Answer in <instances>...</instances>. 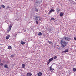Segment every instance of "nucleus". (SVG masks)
<instances>
[{
  "mask_svg": "<svg viewBox=\"0 0 76 76\" xmlns=\"http://www.w3.org/2000/svg\"><path fill=\"white\" fill-rule=\"evenodd\" d=\"M60 43L62 48H64L67 45V43L65 41L61 40Z\"/></svg>",
  "mask_w": 76,
  "mask_h": 76,
  "instance_id": "f257e3e1",
  "label": "nucleus"
},
{
  "mask_svg": "<svg viewBox=\"0 0 76 76\" xmlns=\"http://www.w3.org/2000/svg\"><path fill=\"white\" fill-rule=\"evenodd\" d=\"M63 39L65 41L66 40V41H70L72 39V38L68 37H64L63 38Z\"/></svg>",
  "mask_w": 76,
  "mask_h": 76,
  "instance_id": "f03ea898",
  "label": "nucleus"
},
{
  "mask_svg": "<svg viewBox=\"0 0 76 76\" xmlns=\"http://www.w3.org/2000/svg\"><path fill=\"white\" fill-rule=\"evenodd\" d=\"M42 0H37L36 1V3L38 4H39L42 2Z\"/></svg>",
  "mask_w": 76,
  "mask_h": 76,
  "instance_id": "7ed1b4c3",
  "label": "nucleus"
},
{
  "mask_svg": "<svg viewBox=\"0 0 76 76\" xmlns=\"http://www.w3.org/2000/svg\"><path fill=\"white\" fill-rule=\"evenodd\" d=\"M55 10L53 9H51L49 11V12L48 13L49 15H50V13H51L52 12H54Z\"/></svg>",
  "mask_w": 76,
  "mask_h": 76,
  "instance_id": "20e7f679",
  "label": "nucleus"
},
{
  "mask_svg": "<svg viewBox=\"0 0 76 76\" xmlns=\"http://www.w3.org/2000/svg\"><path fill=\"white\" fill-rule=\"evenodd\" d=\"M33 19H36V20H38V19H39V20H40V19L39 18V17L36 16V17H34L33 18Z\"/></svg>",
  "mask_w": 76,
  "mask_h": 76,
  "instance_id": "39448f33",
  "label": "nucleus"
},
{
  "mask_svg": "<svg viewBox=\"0 0 76 76\" xmlns=\"http://www.w3.org/2000/svg\"><path fill=\"white\" fill-rule=\"evenodd\" d=\"M6 9L7 10V11H9L10 10V7L9 6H7V7L6 8Z\"/></svg>",
  "mask_w": 76,
  "mask_h": 76,
  "instance_id": "423d86ee",
  "label": "nucleus"
},
{
  "mask_svg": "<svg viewBox=\"0 0 76 76\" xmlns=\"http://www.w3.org/2000/svg\"><path fill=\"white\" fill-rule=\"evenodd\" d=\"M12 26L11 25L9 27V29L7 30V31L8 32H9L10 31V30H11V28H12Z\"/></svg>",
  "mask_w": 76,
  "mask_h": 76,
  "instance_id": "0eeeda50",
  "label": "nucleus"
},
{
  "mask_svg": "<svg viewBox=\"0 0 76 76\" xmlns=\"http://www.w3.org/2000/svg\"><path fill=\"white\" fill-rule=\"evenodd\" d=\"M32 74L29 73H27L26 76H31Z\"/></svg>",
  "mask_w": 76,
  "mask_h": 76,
  "instance_id": "6e6552de",
  "label": "nucleus"
},
{
  "mask_svg": "<svg viewBox=\"0 0 76 76\" xmlns=\"http://www.w3.org/2000/svg\"><path fill=\"white\" fill-rule=\"evenodd\" d=\"M57 12H58V13H59V12H60V9H58V8H57Z\"/></svg>",
  "mask_w": 76,
  "mask_h": 76,
  "instance_id": "1a4fd4ad",
  "label": "nucleus"
},
{
  "mask_svg": "<svg viewBox=\"0 0 76 76\" xmlns=\"http://www.w3.org/2000/svg\"><path fill=\"white\" fill-rule=\"evenodd\" d=\"M9 37H10V35H8L6 37V39H8L9 38Z\"/></svg>",
  "mask_w": 76,
  "mask_h": 76,
  "instance_id": "9d476101",
  "label": "nucleus"
},
{
  "mask_svg": "<svg viewBox=\"0 0 76 76\" xmlns=\"http://www.w3.org/2000/svg\"><path fill=\"white\" fill-rule=\"evenodd\" d=\"M53 58H51L49 59V62H51V61H53Z\"/></svg>",
  "mask_w": 76,
  "mask_h": 76,
  "instance_id": "9b49d317",
  "label": "nucleus"
},
{
  "mask_svg": "<svg viewBox=\"0 0 76 76\" xmlns=\"http://www.w3.org/2000/svg\"><path fill=\"white\" fill-rule=\"evenodd\" d=\"M69 51V50H68V49H67L65 51H64V53H67V52H68Z\"/></svg>",
  "mask_w": 76,
  "mask_h": 76,
  "instance_id": "f8f14e48",
  "label": "nucleus"
},
{
  "mask_svg": "<svg viewBox=\"0 0 76 76\" xmlns=\"http://www.w3.org/2000/svg\"><path fill=\"white\" fill-rule=\"evenodd\" d=\"M38 76H40L42 75V73L41 72H39V73L38 74Z\"/></svg>",
  "mask_w": 76,
  "mask_h": 76,
  "instance_id": "ddd939ff",
  "label": "nucleus"
},
{
  "mask_svg": "<svg viewBox=\"0 0 76 76\" xmlns=\"http://www.w3.org/2000/svg\"><path fill=\"white\" fill-rule=\"evenodd\" d=\"M1 7H2V8H4L5 7V6L4 5H2L0 7V9H1Z\"/></svg>",
  "mask_w": 76,
  "mask_h": 76,
  "instance_id": "4468645a",
  "label": "nucleus"
},
{
  "mask_svg": "<svg viewBox=\"0 0 76 76\" xmlns=\"http://www.w3.org/2000/svg\"><path fill=\"white\" fill-rule=\"evenodd\" d=\"M63 15V13L62 12H61L60 13V16H61H61H62Z\"/></svg>",
  "mask_w": 76,
  "mask_h": 76,
  "instance_id": "2eb2a0df",
  "label": "nucleus"
},
{
  "mask_svg": "<svg viewBox=\"0 0 76 76\" xmlns=\"http://www.w3.org/2000/svg\"><path fill=\"white\" fill-rule=\"evenodd\" d=\"M8 48L9 50H11L12 49V47L10 46H8Z\"/></svg>",
  "mask_w": 76,
  "mask_h": 76,
  "instance_id": "dca6fc26",
  "label": "nucleus"
},
{
  "mask_svg": "<svg viewBox=\"0 0 76 76\" xmlns=\"http://www.w3.org/2000/svg\"><path fill=\"white\" fill-rule=\"evenodd\" d=\"M4 67L5 68H8V66L6 64L4 65Z\"/></svg>",
  "mask_w": 76,
  "mask_h": 76,
  "instance_id": "f3484780",
  "label": "nucleus"
},
{
  "mask_svg": "<svg viewBox=\"0 0 76 76\" xmlns=\"http://www.w3.org/2000/svg\"><path fill=\"white\" fill-rule=\"evenodd\" d=\"M21 44H22V45H23L25 44V42H23V41L21 42Z\"/></svg>",
  "mask_w": 76,
  "mask_h": 76,
  "instance_id": "a211bd4d",
  "label": "nucleus"
},
{
  "mask_svg": "<svg viewBox=\"0 0 76 76\" xmlns=\"http://www.w3.org/2000/svg\"><path fill=\"white\" fill-rule=\"evenodd\" d=\"M38 35H39V36H41V35H42V33L41 32H40L38 34Z\"/></svg>",
  "mask_w": 76,
  "mask_h": 76,
  "instance_id": "6ab92c4d",
  "label": "nucleus"
},
{
  "mask_svg": "<svg viewBox=\"0 0 76 76\" xmlns=\"http://www.w3.org/2000/svg\"><path fill=\"white\" fill-rule=\"evenodd\" d=\"M48 43L49 44H50L51 45H52L53 44V43L51 42H49L48 41Z\"/></svg>",
  "mask_w": 76,
  "mask_h": 76,
  "instance_id": "aec40b11",
  "label": "nucleus"
},
{
  "mask_svg": "<svg viewBox=\"0 0 76 76\" xmlns=\"http://www.w3.org/2000/svg\"><path fill=\"white\" fill-rule=\"evenodd\" d=\"M55 20V19L53 18H52L50 19V20Z\"/></svg>",
  "mask_w": 76,
  "mask_h": 76,
  "instance_id": "412c9836",
  "label": "nucleus"
},
{
  "mask_svg": "<svg viewBox=\"0 0 76 76\" xmlns=\"http://www.w3.org/2000/svg\"><path fill=\"white\" fill-rule=\"evenodd\" d=\"M22 68H25V64H23L22 65Z\"/></svg>",
  "mask_w": 76,
  "mask_h": 76,
  "instance_id": "4be33fe9",
  "label": "nucleus"
},
{
  "mask_svg": "<svg viewBox=\"0 0 76 76\" xmlns=\"http://www.w3.org/2000/svg\"><path fill=\"white\" fill-rule=\"evenodd\" d=\"M50 70L51 71H53V70H54V69L52 68L51 67H50Z\"/></svg>",
  "mask_w": 76,
  "mask_h": 76,
  "instance_id": "5701e85b",
  "label": "nucleus"
},
{
  "mask_svg": "<svg viewBox=\"0 0 76 76\" xmlns=\"http://www.w3.org/2000/svg\"><path fill=\"white\" fill-rule=\"evenodd\" d=\"M35 10V11H36L37 12H38V9L37 8H36Z\"/></svg>",
  "mask_w": 76,
  "mask_h": 76,
  "instance_id": "b1692460",
  "label": "nucleus"
},
{
  "mask_svg": "<svg viewBox=\"0 0 76 76\" xmlns=\"http://www.w3.org/2000/svg\"><path fill=\"white\" fill-rule=\"evenodd\" d=\"M53 58L54 59H56V58H57V56H54L53 57Z\"/></svg>",
  "mask_w": 76,
  "mask_h": 76,
  "instance_id": "393cba45",
  "label": "nucleus"
},
{
  "mask_svg": "<svg viewBox=\"0 0 76 76\" xmlns=\"http://www.w3.org/2000/svg\"><path fill=\"white\" fill-rule=\"evenodd\" d=\"M73 70L74 72H76V69L75 68H73Z\"/></svg>",
  "mask_w": 76,
  "mask_h": 76,
  "instance_id": "a878e982",
  "label": "nucleus"
},
{
  "mask_svg": "<svg viewBox=\"0 0 76 76\" xmlns=\"http://www.w3.org/2000/svg\"><path fill=\"white\" fill-rule=\"evenodd\" d=\"M0 64L1 66H3V64L2 63H1Z\"/></svg>",
  "mask_w": 76,
  "mask_h": 76,
  "instance_id": "bb28decb",
  "label": "nucleus"
},
{
  "mask_svg": "<svg viewBox=\"0 0 76 76\" xmlns=\"http://www.w3.org/2000/svg\"><path fill=\"white\" fill-rule=\"evenodd\" d=\"M36 22L37 23V24H38V21H36Z\"/></svg>",
  "mask_w": 76,
  "mask_h": 76,
  "instance_id": "cd10ccee",
  "label": "nucleus"
},
{
  "mask_svg": "<svg viewBox=\"0 0 76 76\" xmlns=\"http://www.w3.org/2000/svg\"><path fill=\"white\" fill-rule=\"evenodd\" d=\"M48 31L50 32H51V30L50 29Z\"/></svg>",
  "mask_w": 76,
  "mask_h": 76,
  "instance_id": "c85d7f7f",
  "label": "nucleus"
},
{
  "mask_svg": "<svg viewBox=\"0 0 76 76\" xmlns=\"http://www.w3.org/2000/svg\"><path fill=\"white\" fill-rule=\"evenodd\" d=\"M50 63V62H48V64H47V65H48V64H49V63Z\"/></svg>",
  "mask_w": 76,
  "mask_h": 76,
  "instance_id": "c756f323",
  "label": "nucleus"
},
{
  "mask_svg": "<svg viewBox=\"0 0 76 76\" xmlns=\"http://www.w3.org/2000/svg\"><path fill=\"white\" fill-rule=\"evenodd\" d=\"M11 57H14V55H11Z\"/></svg>",
  "mask_w": 76,
  "mask_h": 76,
  "instance_id": "7c9ffc66",
  "label": "nucleus"
},
{
  "mask_svg": "<svg viewBox=\"0 0 76 76\" xmlns=\"http://www.w3.org/2000/svg\"><path fill=\"white\" fill-rule=\"evenodd\" d=\"M3 63H5V61H3Z\"/></svg>",
  "mask_w": 76,
  "mask_h": 76,
  "instance_id": "2f4dec72",
  "label": "nucleus"
},
{
  "mask_svg": "<svg viewBox=\"0 0 76 76\" xmlns=\"http://www.w3.org/2000/svg\"><path fill=\"white\" fill-rule=\"evenodd\" d=\"M74 39L76 41V37H74Z\"/></svg>",
  "mask_w": 76,
  "mask_h": 76,
  "instance_id": "473e14b6",
  "label": "nucleus"
},
{
  "mask_svg": "<svg viewBox=\"0 0 76 76\" xmlns=\"http://www.w3.org/2000/svg\"><path fill=\"white\" fill-rule=\"evenodd\" d=\"M1 63V59H0V63Z\"/></svg>",
  "mask_w": 76,
  "mask_h": 76,
  "instance_id": "72a5a7b5",
  "label": "nucleus"
},
{
  "mask_svg": "<svg viewBox=\"0 0 76 76\" xmlns=\"http://www.w3.org/2000/svg\"><path fill=\"white\" fill-rule=\"evenodd\" d=\"M54 47H55V46H54Z\"/></svg>",
  "mask_w": 76,
  "mask_h": 76,
  "instance_id": "f704fd0d",
  "label": "nucleus"
},
{
  "mask_svg": "<svg viewBox=\"0 0 76 76\" xmlns=\"http://www.w3.org/2000/svg\"><path fill=\"white\" fill-rule=\"evenodd\" d=\"M75 0V1H76V0Z\"/></svg>",
  "mask_w": 76,
  "mask_h": 76,
  "instance_id": "c9c22d12",
  "label": "nucleus"
},
{
  "mask_svg": "<svg viewBox=\"0 0 76 76\" xmlns=\"http://www.w3.org/2000/svg\"><path fill=\"white\" fill-rule=\"evenodd\" d=\"M57 46H58V45H57Z\"/></svg>",
  "mask_w": 76,
  "mask_h": 76,
  "instance_id": "e433bc0d",
  "label": "nucleus"
}]
</instances>
